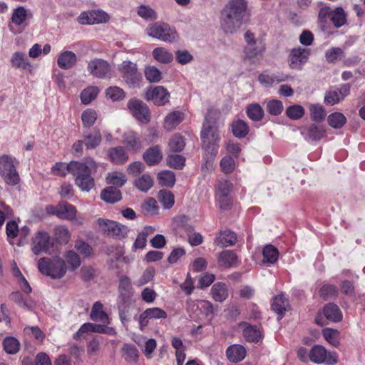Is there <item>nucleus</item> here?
I'll return each instance as SVG.
<instances>
[{"instance_id":"nucleus-57","label":"nucleus","mask_w":365,"mask_h":365,"mask_svg":"<svg viewBox=\"0 0 365 365\" xmlns=\"http://www.w3.org/2000/svg\"><path fill=\"white\" fill-rule=\"evenodd\" d=\"M143 212L146 215H155L158 210L157 201L152 197L147 199L141 205Z\"/></svg>"},{"instance_id":"nucleus-52","label":"nucleus","mask_w":365,"mask_h":365,"mask_svg":"<svg viewBox=\"0 0 365 365\" xmlns=\"http://www.w3.org/2000/svg\"><path fill=\"white\" fill-rule=\"evenodd\" d=\"M339 331L336 329L331 328H325L322 330V335L324 338L331 345L337 346L339 344L338 337Z\"/></svg>"},{"instance_id":"nucleus-35","label":"nucleus","mask_w":365,"mask_h":365,"mask_svg":"<svg viewBox=\"0 0 365 365\" xmlns=\"http://www.w3.org/2000/svg\"><path fill=\"white\" fill-rule=\"evenodd\" d=\"M11 63L12 67L22 70L29 69L31 66V63L26 59L24 53L21 52H15L11 58Z\"/></svg>"},{"instance_id":"nucleus-29","label":"nucleus","mask_w":365,"mask_h":365,"mask_svg":"<svg viewBox=\"0 0 365 365\" xmlns=\"http://www.w3.org/2000/svg\"><path fill=\"white\" fill-rule=\"evenodd\" d=\"M58 217L67 220H73L76 218L77 210L76 207L66 202L58 203Z\"/></svg>"},{"instance_id":"nucleus-61","label":"nucleus","mask_w":365,"mask_h":365,"mask_svg":"<svg viewBox=\"0 0 365 365\" xmlns=\"http://www.w3.org/2000/svg\"><path fill=\"white\" fill-rule=\"evenodd\" d=\"M199 307L208 321H211L213 319L215 312L213 305L210 302L207 300L200 301Z\"/></svg>"},{"instance_id":"nucleus-49","label":"nucleus","mask_w":365,"mask_h":365,"mask_svg":"<svg viewBox=\"0 0 365 365\" xmlns=\"http://www.w3.org/2000/svg\"><path fill=\"white\" fill-rule=\"evenodd\" d=\"M99 92L98 87L90 86L84 89L81 93V99L83 104L90 103L95 99Z\"/></svg>"},{"instance_id":"nucleus-2","label":"nucleus","mask_w":365,"mask_h":365,"mask_svg":"<svg viewBox=\"0 0 365 365\" xmlns=\"http://www.w3.org/2000/svg\"><path fill=\"white\" fill-rule=\"evenodd\" d=\"M96 168V163L92 158H86L84 162H70L68 173L76 176L75 182L82 191L88 192L94 187L91 173Z\"/></svg>"},{"instance_id":"nucleus-24","label":"nucleus","mask_w":365,"mask_h":365,"mask_svg":"<svg viewBox=\"0 0 365 365\" xmlns=\"http://www.w3.org/2000/svg\"><path fill=\"white\" fill-rule=\"evenodd\" d=\"M323 313L325 317L333 322H339L342 319V313L339 307L333 303L324 306Z\"/></svg>"},{"instance_id":"nucleus-5","label":"nucleus","mask_w":365,"mask_h":365,"mask_svg":"<svg viewBox=\"0 0 365 365\" xmlns=\"http://www.w3.org/2000/svg\"><path fill=\"white\" fill-rule=\"evenodd\" d=\"M146 34L152 38L170 43L178 39V34L175 29L167 23L160 21L149 24L146 28Z\"/></svg>"},{"instance_id":"nucleus-34","label":"nucleus","mask_w":365,"mask_h":365,"mask_svg":"<svg viewBox=\"0 0 365 365\" xmlns=\"http://www.w3.org/2000/svg\"><path fill=\"white\" fill-rule=\"evenodd\" d=\"M237 260V257L236 254L231 250H224L218 257L220 265L226 268L234 266Z\"/></svg>"},{"instance_id":"nucleus-16","label":"nucleus","mask_w":365,"mask_h":365,"mask_svg":"<svg viewBox=\"0 0 365 365\" xmlns=\"http://www.w3.org/2000/svg\"><path fill=\"white\" fill-rule=\"evenodd\" d=\"M50 248V236L44 231H39L33 238L32 251L38 255L43 252H47Z\"/></svg>"},{"instance_id":"nucleus-20","label":"nucleus","mask_w":365,"mask_h":365,"mask_svg":"<svg viewBox=\"0 0 365 365\" xmlns=\"http://www.w3.org/2000/svg\"><path fill=\"white\" fill-rule=\"evenodd\" d=\"M143 160L150 166L160 163L163 159V153L158 145L148 148L143 155Z\"/></svg>"},{"instance_id":"nucleus-55","label":"nucleus","mask_w":365,"mask_h":365,"mask_svg":"<svg viewBox=\"0 0 365 365\" xmlns=\"http://www.w3.org/2000/svg\"><path fill=\"white\" fill-rule=\"evenodd\" d=\"M119 291L120 296L124 299L129 300L130 294L129 290L130 289V280L127 276H121L119 281Z\"/></svg>"},{"instance_id":"nucleus-22","label":"nucleus","mask_w":365,"mask_h":365,"mask_svg":"<svg viewBox=\"0 0 365 365\" xmlns=\"http://www.w3.org/2000/svg\"><path fill=\"white\" fill-rule=\"evenodd\" d=\"M185 118V114L179 110L168 114L164 120V128L168 130L175 129Z\"/></svg>"},{"instance_id":"nucleus-43","label":"nucleus","mask_w":365,"mask_h":365,"mask_svg":"<svg viewBox=\"0 0 365 365\" xmlns=\"http://www.w3.org/2000/svg\"><path fill=\"white\" fill-rule=\"evenodd\" d=\"M3 348L7 354H15L19 351L20 343L15 337L7 336L3 341Z\"/></svg>"},{"instance_id":"nucleus-47","label":"nucleus","mask_w":365,"mask_h":365,"mask_svg":"<svg viewBox=\"0 0 365 365\" xmlns=\"http://www.w3.org/2000/svg\"><path fill=\"white\" fill-rule=\"evenodd\" d=\"M311 118L314 121L321 122L326 116V112L322 106L319 104H311L309 106Z\"/></svg>"},{"instance_id":"nucleus-1","label":"nucleus","mask_w":365,"mask_h":365,"mask_svg":"<svg viewBox=\"0 0 365 365\" xmlns=\"http://www.w3.org/2000/svg\"><path fill=\"white\" fill-rule=\"evenodd\" d=\"M247 14L246 0H229L221 13V26L226 33L237 31Z\"/></svg>"},{"instance_id":"nucleus-19","label":"nucleus","mask_w":365,"mask_h":365,"mask_svg":"<svg viewBox=\"0 0 365 365\" xmlns=\"http://www.w3.org/2000/svg\"><path fill=\"white\" fill-rule=\"evenodd\" d=\"M247 354L245 348L240 344L230 346L226 350V356L228 360L232 363L242 361Z\"/></svg>"},{"instance_id":"nucleus-23","label":"nucleus","mask_w":365,"mask_h":365,"mask_svg":"<svg viewBox=\"0 0 365 365\" xmlns=\"http://www.w3.org/2000/svg\"><path fill=\"white\" fill-rule=\"evenodd\" d=\"M243 327V336L247 341L258 342L261 338L260 330L255 326H252L246 322L240 324Z\"/></svg>"},{"instance_id":"nucleus-63","label":"nucleus","mask_w":365,"mask_h":365,"mask_svg":"<svg viewBox=\"0 0 365 365\" xmlns=\"http://www.w3.org/2000/svg\"><path fill=\"white\" fill-rule=\"evenodd\" d=\"M325 130L322 126L315 124L311 125L308 128V135L314 140H319L324 135Z\"/></svg>"},{"instance_id":"nucleus-30","label":"nucleus","mask_w":365,"mask_h":365,"mask_svg":"<svg viewBox=\"0 0 365 365\" xmlns=\"http://www.w3.org/2000/svg\"><path fill=\"white\" fill-rule=\"evenodd\" d=\"M123 142L126 148L134 153L137 152L141 148V142L136 133L133 131H129L125 133Z\"/></svg>"},{"instance_id":"nucleus-53","label":"nucleus","mask_w":365,"mask_h":365,"mask_svg":"<svg viewBox=\"0 0 365 365\" xmlns=\"http://www.w3.org/2000/svg\"><path fill=\"white\" fill-rule=\"evenodd\" d=\"M106 95L113 101H119L124 98L125 92L118 86H110L106 90Z\"/></svg>"},{"instance_id":"nucleus-42","label":"nucleus","mask_w":365,"mask_h":365,"mask_svg":"<svg viewBox=\"0 0 365 365\" xmlns=\"http://www.w3.org/2000/svg\"><path fill=\"white\" fill-rule=\"evenodd\" d=\"M328 124L335 129L342 128L346 122V118L339 112L331 113L327 118Z\"/></svg>"},{"instance_id":"nucleus-46","label":"nucleus","mask_w":365,"mask_h":365,"mask_svg":"<svg viewBox=\"0 0 365 365\" xmlns=\"http://www.w3.org/2000/svg\"><path fill=\"white\" fill-rule=\"evenodd\" d=\"M27 18V11L22 7L19 6L14 10L11 16V23L16 26L24 24Z\"/></svg>"},{"instance_id":"nucleus-26","label":"nucleus","mask_w":365,"mask_h":365,"mask_svg":"<svg viewBox=\"0 0 365 365\" xmlns=\"http://www.w3.org/2000/svg\"><path fill=\"white\" fill-rule=\"evenodd\" d=\"M101 140L102 137L100 130L94 129L84 135L83 141L87 149H94L100 145Z\"/></svg>"},{"instance_id":"nucleus-58","label":"nucleus","mask_w":365,"mask_h":365,"mask_svg":"<svg viewBox=\"0 0 365 365\" xmlns=\"http://www.w3.org/2000/svg\"><path fill=\"white\" fill-rule=\"evenodd\" d=\"M146 79L151 83L159 82L162 78V73L155 66H148L145 69Z\"/></svg>"},{"instance_id":"nucleus-44","label":"nucleus","mask_w":365,"mask_h":365,"mask_svg":"<svg viewBox=\"0 0 365 365\" xmlns=\"http://www.w3.org/2000/svg\"><path fill=\"white\" fill-rule=\"evenodd\" d=\"M122 352L125 360L129 362L135 361L138 357V351L133 344H125Z\"/></svg>"},{"instance_id":"nucleus-10","label":"nucleus","mask_w":365,"mask_h":365,"mask_svg":"<svg viewBox=\"0 0 365 365\" xmlns=\"http://www.w3.org/2000/svg\"><path fill=\"white\" fill-rule=\"evenodd\" d=\"M309 360L317 364H327L329 365L335 364L337 361L332 354L327 351V350L322 345H314L310 350L309 354Z\"/></svg>"},{"instance_id":"nucleus-31","label":"nucleus","mask_w":365,"mask_h":365,"mask_svg":"<svg viewBox=\"0 0 365 365\" xmlns=\"http://www.w3.org/2000/svg\"><path fill=\"white\" fill-rule=\"evenodd\" d=\"M108 156L109 159L116 164H123L128 159V155L121 146L110 148L108 150Z\"/></svg>"},{"instance_id":"nucleus-11","label":"nucleus","mask_w":365,"mask_h":365,"mask_svg":"<svg viewBox=\"0 0 365 365\" xmlns=\"http://www.w3.org/2000/svg\"><path fill=\"white\" fill-rule=\"evenodd\" d=\"M128 108L138 121L148 123L150 120L149 108L142 101L135 98L131 99L128 103Z\"/></svg>"},{"instance_id":"nucleus-28","label":"nucleus","mask_w":365,"mask_h":365,"mask_svg":"<svg viewBox=\"0 0 365 365\" xmlns=\"http://www.w3.org/2000/svg\"><path fill=\"white\" fill-rule=\"evenodd\" d=\"M101 199L108 203H115L121 200L120 191L115 187H108L102 190L101 193Z\"/></svg>"},{"instance_id":"nucleus-54","label":"nucleus","mask_w":365,"mask_h":365,"mask_svg":"<svg viewBox=\"0 0 365 365\" xmlns=\"http://www.w3.org/2000/svg\"><path fill=\"white\" fill-rule=\"evenodd\" d=\"M304 108L300 105H293L286 109V115L292 120H298L304 115Z\"/></svg>"},{"instance_id":"nucleus-50","label":"nucleus","mask_w":365,"mask_h":365,"mask_svg":"<svg viewBox=\"0 0 365 365\" xmlns=\"http://www.w3.org/2000/svg\"><path fill=\"white\" fill-rule=\"evenodd\" d=\"M185 143L180 134H175L169 141V148L173 152H180L185 148Z\"/></svg>"},{"instance_id":"nucleus-6","label":"nucleus","mask_w":365,"mask_h":365,"mask_svg":"<svg viewBox=\"0 0 365 365\" xmlns=\"http://www.w3.org/2000/svg\"><path fill=\"white\" fill-rule=\"evenodd\" d=\"M0 175L10 185H17L20 178L16 169L14 159L7 155L0 157Z\"/></svg>"},{"instance_id":"nucleus-60","label":"nucleus","mask_w":365,"mask_h":365,"mask_svg":"<svg viewBox=\"0 0 365 365\" xmlns=\"http://www.w3.org/2000/svg\"><path fill=\"white\" fill-rule=\"evenodd\" d=\"M283 108L282 101L277 99L268 101L266 107L267 112L272 115H278L281 114L283 110Z\"/></svg>"},{"instance_id":"nucleus-4","label":"nucleus","mask_w":365,"mask_h":365,"mask_svg":"<svg viewBox=\"0 0 365 365\" xmlns=\"http://www.w3.org/2000/svg\"><path fill=\"white\" fill-rule=\"evenodd\" d=\"M38 268L41 273L53 279H61L67 270L64 260L60 257H42L38 260Z\"/></svg>"},{"instance_id":"nucleus-27","label":"nucleus","mask_w":365,"mask_h":365,"mask_svg":"<svg viewBox=\"0 0 365 365\" xmlns=\"http://www.w3.org/2000/svg\"><path fill=\"white\" fill-rule=\"evenodd\" d=\"M90 317L93 321L109 324L108 316L103 310V304L100 302H96L93 304Z\"/></svg>"},{"instance_id":"nucleus-62","label":"nucleus","mask_w":365,"mask_h":365,"mask_svg":"<svg viewBox=\"0 0 365 365\" xmlns=\"http://www.w3.org/2000/svg\"><path fill=\"white\" fill-rule=\"evenodd\" d=\"M166 160L168 165L175 169H182L185 162V158L180 155H170Z\"/></svg>"},{"instance_id":"nucleus-13","label":"nucleus","mask_w":365,"mask_h":365,"mask_svg":"<svg viewBox=\"0 0 365 365\" xmlns=\"http://www.w3.org/2000/svg\"><path fill=\"white\" fill-rule=\"evenodd\" d=\"M350 85L344 83L340 88H333L327 91L324 96V103L334 106L343 101L350 93Z\"/></svg>"},{"instance_id":"nucleus-59","label":"nucleus","mask_w":365,"mask_h":365,"mask_svg":"<svg viewBox=\"0 0 365 365\" xmlns=\"http://www.w3.org/2000/svg\"><path fill=\"white\" fill-rule=\"evenodd\" d=\"M138 16L146 20H155L158 18L156 12L150 7L142 5L138 8Z\"/></svg>"},{"instance_id":"nucleus-12","label":"nucleus","mask_w":365,"mask_h":365,"mask_svg":"<svg viewBox=\"0 0 365 365\" xmlns=\"http://www.w3.org/2000/svg\"><path fill=\"white\" fill-rule=\"evenodd\" d=\"M310 49L301 47L294 48L289 56V65L291 68L301 70L308 61Z\"/></svg>"},{"instance_id":"nucleus-3","label":"nucleus","mask_w":365,"mask_h":365,"mask_svg":"<svg viewBox=\"0 0 365 365\" xmlns=\"http://www.w3.org/2000/svg\"><path fill=\"white\" fill-rule=\"evenodd\" d=\"M200 138L207 159L213 160L218 152L220 135L216 122L210 120L207 116L203 123Z\"/></svg>"},{"instance_id":"nucleus-17","label":"nucleus","mask_w":365,"mask_h":365,"mask_svg":"<svg viewBox=\"0 0 365 365\" xmlns=\"http://www.w3.org/2000/svg\"><path fill=\"white\" fill-rule=\"evenodd\" d=\"M236 241L237 236L235 233L230 230H225L217 234L215 244L220 247H226L234 245Z\"/></svg>"},{"instance_id":"nucleus-33","label":"nucleus","mask_w":365,"mask_h":365,"mask_svg":"<svg viewBox=\"0 0 365 365\" xmlns=\"http://www.w3.org/2000/svg\"><path fill=\"white\" fill-rule=\"evenodd\" d=\"M211 294L213 299L216 302H222L228 297V291L225 284L217 282L211 288Z\"/></svg>"},{"instance_id":"nucleus-25","label":"nucleus","mask_w":365,"mask_h":365,"mask_svg":"<svg viewBox=\"0 0 365 365\" xmlns=\"http://www.w3.org/2000/svg\"><path fill=\"white\" fill-rule=\"evenodd\" d=\"M329 16L336 28H340L347 23L346 14L342 7H336L330 11Z\"/></svg>"},{"instance_id":"nucleus-56","label":"nucleus","mask_w":365,"mask_h":365,"mask_svg":"<svg viewBox=\"0 0 365 365\" xmlns=\"http://www.w3.org/2000/svg\"><path fill=\"white\" fill-rule=\"evenodd\" d=\"M97 119V113L92 109H86L81 115L83 124L86 128L91 127Z\"/></svg>"},{"instance_id":"nucleus-40","label":"nucleus","mask_w":365,"mask_h":365,"mask_svg":"<svg viewBox=\"0 0 365 365\" xmlns=\"http://www.w3.org/2000/svg\"><path fill=\"white\" fill-rule=\"evenodd\" d=\"M232 132L235 137L242 138L247 135L249 126L245 121L237 120L232 124Z\"/></svg>"},{"instance_id":"nucleus-32","label":"nucleus","mask_w":365,"mask_h":365,"mask_svg":"<svg viewBox=\"0 0 365 365\" xmlns=\"http://www.w3.org/2000/svg\"><path fill=\"white\" fill-rule=\"evenodd\" d=\"M152 54L154 59L161 63H169L174 58L172 52L164 47L154 48Z\"/></svg>"},{"instance_id":"nucleus-45","label":"nucleus","mask_w":365,"mask_h":365,"mask_svg":"<svg viewBox=\"0 0 365 365\" xmlns=\"http://www.w3.org/2000/svg\"><path fill=\"white\" fill-rule=\"evenodd\" d=\"M262 254L264 263L273 264L278 259V250L272 245H266L263 249Z\"/></svg>"},{"instance_id":"nucleus-37","label":"nucleus","mask_w":365,"mask_h":365,"mask_svg":"<svg viewBox=\"0 0 365 365\" xmlns=\"http://www.w3.org/2000/svg\"><path fill=\"white\" fill-rule=\"evenodd\" d=\"M246 113L247 116L254 121L261 120L264 115L262 106L257 103H252L247 107Z\"/></svg>"},{"instance_id":"nucleus-48","label":"nucleus","mask_w":365,"mask_h":365,"mask_svg":"<svg viewBox=\"0 0 365 365\" xmlns=\"http://www.w3.org/2000/svg\"><path fill=\"white\" fill-rule=\"evenodd\" d=\"M158 198L160 203L165 209H170L175 202L174 195L168 190H161L158 192Z\"/></svg>"},{"instance_id":"nucleus-38","label":"nucleus","mask_w":365,"mask_h":365,"mask_svg":"<svg viewBox=\"0 0 365 365\" xmlns=\"http://www.w3.org/2000/svg\"><path fill=\"white\" fill-rule=\"evenodd\" d=\"M287 306L288 300L285 298L284 294H279L274 297L272 308L273 311L279 316H283Z\"/></svg>"},{"instance_id":"nucleus-18","label":"nucleus","mask_w":365,"mask_h":365,"mask_svg":"<svg viewBox=\"0 0 365 365\" xmlns=\"http://www.w3.org/2000/svg\"><path fill=\"white\" fill-rule=\"evenodd\" d=\"M77 62V56L71 51H65L59 53L57 64L61 69L68 70L73 68Z\"/></svg>"},{"instance_id":"nucleus-14","label":"nucleus","mask_w":365,"mask_h":365,"mask_svg":"<svg viewBox=\"0 0 365 365\" xmlns=\"http://www.w3.org/2000/svg\"><path fill=\"white\" fill-rule=\"evenodd\" d=\"M145 98L156 106H163L169 101L170 93L163 86H155L146 91Z\"/></svg>"},{"instance_id":"nucleus-41","label":"nucleus","mask_w":365,"mask_h":365,"mask_svg":"<svg viewBox=\"0 0 365 365\" xmlns=\"http://www.w3.org/2000/svg\"><path fill=\"white\" fill-rule=\"evenodd\" d=\"M159 184L164 187H172L175 182V176L173 172L164 170L158 175Z\"/></svg>"},{"instance_id":"nucleus-21","label":"nucleus","mask_w":365,"mask_h":365,"mask_svg":"<svg viewBox=\"0 0 365 365\" xmlns=\"http://www.w3.org/2000/svg\"><path fill=\"white\" fill-rule=\"evenodd\" d=\"M264 51L262 46L256 43L247 44L245 48L244 61H249L251 63H255L258 56H261Z\"/></svg>"},{"instance_id":"nucleus-8","label":"nucleus","mask_w":365,"mask_h":365,"mask_svg":"<svg viewBox=\"0 0 365 365\" xmlns=\"http://www.w3.org/2000/svg\"><path fill=\"white\" fill-rule=\"evenodd\" d=\"M97 223L101 232L110 236L124 238L129 231L127 226L108 219L99 218Z\"/></svg>"},{"instance_id":"nucleus-64","label":"nucleus","mask_w":365,"mask_h":365,"mask_svg":"<svg viewBox=\"0 0 365 365\" xmlns=\"http://www.w3.org/2000/svg\"><path fill=\"white\" fill-rule=\"evenodd\" d=\"M108 184H112L118 187L123 186L126 182L125 176L121 173H109L107 177Z\"/></svg>"},{"instance_id":"nucleus-51","label":"nucleus","mask_w":365,"mask_h":365,"mask_svg":"<svg viewBox=\"0 0 365 365\" xmlns=\"http://www.w3.org/2000/svg\"><path fill=\"white\" fill-rule=\"evenodd\" d=\"M325 57L328 62L334 63L344 57V52L341 48L334 47L326 51Z\"/></svg>"},{"instance_id":"nucleus-36","label":"nucleus","mask_w":365,"mask_h":365,"mask_svg":"<svg viewBox=\"0 0 365 365\" xmlns=\"http://www.w3.org/2000/svg\"><path fill=\"white\" fill-rule=\"evenodd\" d=\"M53 237L57 243L67 244L71 239V232L66 226H57L54 229Z\"/></svg>"},{"instance_id":"nucleus-15","label":"nucleus","mask_w":365,"mask_h":365,"mask_svg":"<svg viewBox=\"0 0 365 365\" xmlns=\"http://www.w3.org/2000/svg\"><path fill=\"white\" fill-rule=\"evenodd\" d=\"M78 19L82 24H95L107 22L109 16L106 12L96 10L82 13Z\"/></svg>"},{"instance_id":"nucleus-7","label":"nucleus","mask_w":365,"mask_h":365,"mask_svg":"<svg viewBox=\"0 0 365 365\" xmlns=\"http://www.w3.org/2000/svg\"><path fill=\"white\" fill-rule=\"evenodd\" d=\"M118 71L129 87L137 88L140 86L142 76L138 71L135 63L130 61H124L119 65Z\"/></svg>"},{"instance_id":"nucleus-9","label":"nucleus","mask_w":365,"mask_h":365,"mask_svg":"<svg viewBox=\"0 0 365 365\" xmlns=\"http://www.w3.org/2000/svg\"><path fill=\"white\" fill-rule=\"evenodd\" d=\"M87 70L95 78L107 79L113 77V71L108 61L94 58L88 63Z\"/></svg>"},{"instance_id":"nucleus-39","label":"nucleus","mask_w":365,"mask_h":365,"mask_svg":"<svg viewBox=\"0 0 365 365\" xmlns=\"http://www.w3.org/2000/svg\"><path fill=\"white\" fill-rule=\"evenodd\" d=\"M135 187L143 192H147L153 185V180L148 174H144L135 180Z\"/></svg>"}]
</instances>
